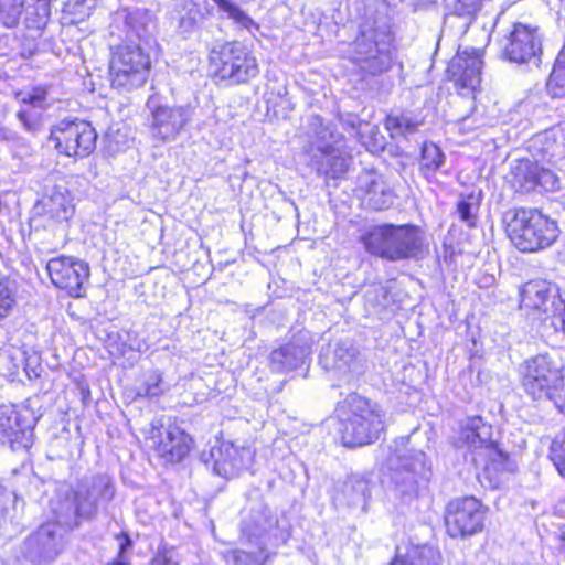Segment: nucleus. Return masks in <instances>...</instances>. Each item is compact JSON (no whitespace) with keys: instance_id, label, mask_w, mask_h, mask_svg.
Here are the masks:
<instances>
[{"instance_id":"14","label":"nucleus","mask_w":565,"mask_h":565,"mask_svg":"<svg viewBox=\"0 0 565 565\" xmlns=\"http://www.w3.org/2000/svg\"><path fill=\"white\" fill-rule=\"evenodd\" d=\"M486 511L473 497L458 498L450 501L445 512L447 533L451 537H467L483 527Z\"/></svg>"},{"instance_id":"55","label":"nucleus","mask_w":565,"mask_h":565,"mask_svg":"<svg viewBox=\"0 0 565 565\" xmlns=\"http://www.w3.org/2000/svg\"><path fill=\"white\" fill-rule=\"evenodd\" d=\"M373 290H374L375 294H381L382 296L386 295V290L382 286L374 287Z\"/></svg>"},{"instance_id":"19","label":"nucleus","mask_w":565,"mask_h":565,"mask_svg":"<svg viewBox=\"0 0 565 565\" xmlns=\"http://www.w3.org/2000/svg\"><path fill=\"white\" fill-rule=\"evenodd\" d=\"M319 363L324 370L333 371L343 377L361 370L359 351L350 341H338L323 347L319 354Z\"/></svg>"},{"instance_id":"6","label":"nucleus","mask_w":565,"mask_h":565,"mask_svg":"<svg viewBox=\"0 0 565 565\" xmlns=\"http://www.w3.org/2000/svg\"><path fill=\"white\" fill-rule=\"evenodd\" d=\"M150 65V56L140 43L115 46L109 61L111 86L122 92L142 87L148 79Z\"/></svg>"},{"instance_id":"18","label":"nucleus","mask_w":565,"mask_h":565,"mask_svg":"<svg viewBox=\"0 0 565 565\" xmlns=\"http://www.w3.org/2000/svg\"><path fill=\"white\" fill-rule=\"evenodd\" d=\"M311 353V339L308 331L294 334L286 343L274 349L269 355L271 371L285 373L307 364Z\"/></svg>"},{"instance_id":"38","label":"nucleus","mask_w":565,"mask_h":565,"mask_svg":"<svg viewBox=\"0 0 565 565\" xmlns=\"http://www.w3.org/2000/svg\"><path fill=\"white\" fill-rule=\"evenodd\" d=\"M547 90L553 97H565V46L556 58L547 82Z\"/></svg>"},{"instance_id":"2","label":"nucleus","mask_w":565,"mask_h":565,"mask_svg":"<svg viewBox=\"0 0 565 565\" xmlns=\"http://www.w3.org/2000/svg\"><path fill=\"white\" fill-rule=\"evenodd\" d=\"M360 239L366 252L390 262L416 258L425 248L423 232L411 224L372 226Z\"/></svg>"},{"instance_id":"11","label":"nucleus","mask_w":565,"mask_h":565,"mask_svg":"<svg viewBox=\"0 0 565 565\" xmlns=\"http://www.w3.org/2000/svg\"><path fill=\"white\" fill-rule=\"evenodd\" d=\"M503 60L515 64L539 65L542 54V34L537 26L516 22L500 43Z\"/></svg>"},{"instance_id":"52","label":"nucleus","mask_w":565,"mask_h":565,"mask_svg":"<svg viewBox=\"0 0 565 565\" xmlns=\"http://www.w3.org/2000/svg\"><path fill=\"white\" fill-rule=\"evenodd\" d=\"M556 316L559 317L561 328L565 333V299L563 300L562 306H559V311L556 313Z\"/></svg>"},{"instance_id":"5","label":"nucleus","mask_w":565,"mask_h":565,"mask_svg":"<svg viewBox=\"0 0 565 565\" xmlns=\"http://www.w3.org/2000/svg\"><path fill=\"white\" fill-rule=\"evenodd\" d=\"M348 57L359 70L372 76L391 70L393 64V35L385 24L365 26L349 45Z\"/></svg>"},{"instance_id":"30","label":"nucleus","mask_w":565,"mask_h":565,"mask_svg":"<svg viewBox=\"0 0 565 565\" xmlns=\"http://www.w3.org/2000/svg\"><path fill=\"white\" fill-rule=\"evenodd\" d=\"M518 175L523 174V186L526 190L541 186L544 190L553 191L558 188V178L550 169L540 167L531 161H523L518 167Z\"/></svg>"},{"instance_id":"21","label":"nucleus","mask_w":565,"mask_h":565,"mask_svg":"<svg viewBox=\"0 0 565 565\" xmlns=\"http://www.w3.org/2000/svg\"><path fill=\"white\" fill-rule=\"evenodd\" d=\"M481 52L476 49L459 51L448 65L451 79L462 88L476 90L481 82Z\"/></svg>"},{"instance_id":"47","label":"nucleus","mask_w":565,"mask_h":565,"mask_svg":"<svg viewBox=\"0 0 565 565\" xmlns=\"http://www.w3.org/2000/svg\"><path fill=\"white\" fill-rule=\"evenodd\" d=\"M47 90L43 87H34L30 92L19 93L17 97L23 104H30L33 107L42 108L46 100Z\"/></svg>"},{"instance_id":"39","label":"nucleus","mask_w":565,"mask_h":565,"mask_svg":"<svg viewBox=\"0 0 565 565\" xmlns=\"http://www.w3.org/2000/svg\"><path fill=\"white\" fill-rule=\"evenodd\" d=\"M479 206V195L470 193L459 198L457 202V214L460 221L468 227H475L477 225Z\"/></svg>"},{"instance_id":"4","label":"nucleus","mask_w":565,"mask_h":565,"mask_svg":"<svg viewBox=\"0 0 565 565\" xmlns=\"http://www.w3.org/2000/svg\"><path fill=\"white\" fill-rule=\"evenodd\" d=\"M348 415L341 422V440L347 447L369 445L380 438L385 414L376 403L352 393L343 401Z\"/></svg>"},{"instance_id":"54","label":"nucleus","mask_w":565,"mask_h":565,"mask_svg":"<svg viewBox=\"0 0 565 565\" xmlns=\"http://www.w3.org/2000/svg\"><path fill=\"white\" fill-rule=\"evenodd\" d=\"M390 565H404L403 564V561H402V555H396L395 554V557L394 559L391 562Z\"/></svg>"},{"instance_id":"20","label":"nucleus","mask_w":565,"mask_h":565,"mask_svg":"<svg viewBox=\"0 0 565 565\" xmlns=\"http://www.w3.org/2000/svg\"><path fill=\"white\" fill-rule=\"evenodd\" d=\"M116 22L124 23L126 43L149 46L156 31V22L146 9H122L116 12Z\"/></svg>"},{"instance_id":"51","label":"nucleus","mask_w":565,"mask_h":565,"mask_svg":"<svg viewBox=\"0 0 565 565\" xmlns=\"http://www.w3.org/2000/svg\"><path fill=\"white\" fill-rule=\"evenodd\" d=\"M151 565H178V562L174 559L172 552L167 551L156 556L151 561Z\"/></svg>"},{"instance_id":"40","label":"nucleus","mask_w":565,"mask_h":565,"mask_svg":"<svg viewBox=\"0 0 565 565\" xmlns=\"http://www.w3.org/2000/svg\"><path fill=\"white\" fill-rule=\"evenodd\" d=\"M312 126L317 127L316 130V152H321L323 146L330 145L331 149H339V142L342 139L341 135L334 134L328 126H324L319 116L311 118Z\"/></svg>"},{"instance_id":"22","label":"nucleus","mask_w":565,"mask_h":565,"mask_svg":"<svg viewBox=\"0 0 565 565\" xmlns=\"http://www.w3.org/2000/svg\"><path fill=\"white\" fill-rule=\"evenodd\" d=\"M481 52L476 49L459 51L448 65L451 79L462 88L476 90L481 82Z\"/></svg>"},{"instance_id":"32","label":"nucleus","mask_w":565,"mask_h":565,"mask_svg":"<svg viewBox=\"0 0 565 565\" xmlns=\"http://www.w3.org/2000/svg\"><path fill=\"white\" fill-rule=\"evenodd\" d=\"M404 565H441L439 551L428 545H405L396 547Z\"/></svg>"},{"instance_id":"48","label":"nucleus","mask_w":565,"mask_h":565,"mask_svg":"<svg viewBox=\"0 0 565 565\" xmlns=\"http://www.w3.org/2000/svg\"><path fill=\"white\" fill-rule=\"evenodd\" d=\"M119 543V550L117 556L109 561L107 565H130L129 558L126 555L127 550H129L132 545V542L128 534L121 533L117 536Z\"/></svg>"},{"instance_id":"46","label":"nucleus","mask_w":565,"mask_h":565,"mask_svg":"<svg viewBox=\"0 0 565 565\" xmlns=\"http://www.w3.org/2000/svg\"><path fill=\"white\" fill-rule=\"evenodd\" d=\"M168 388V385L162 379V374L159 371H153L147 376L143 392L146 396L156 397L163 394Z\"/></svg>"},{"instance_id":"36","label":"nucleus","mask_w":565,"mask_h":565,"mask_svg":"<svg viewBox=\"0 0 565 565\" xmlns=\"http://www.w3.org/2000/svg\"><path fill=\"white\" fill-rule=\"evenodd\" d=\"M32 3L24 6V23L29 29L43 30L51 15L52 0H31Z\"/></svg>"},{"instance_id":"43","label":"nucleus","mask_w":565,"mask_h":565,"mask_svg":"<svg viewBox=\"0 0 565 565\" xmlns=\"http://www.w3.org/2000/svg\"><path fill=\"white\" fill-rule=\"evenodd\" d=\"M15 303L12 282L3 276H0V320L8 317Z\"/></svg>"},{"instance_id":"8","label":"nucleus","mask_w":565,"mask_h":565,"mask_svg":"<svg viewBox=\"0 0 565 565\" xmlns=\"http://www.w3.org/2000/svg\"><path fill=\"white\" fill-rule=\"evenodd\" d=\"M75 213L74 198L65 185H53L35 202L31 210L29 226L31 231L54 232L64 226Z\"/></svg>"},{"instance_id":"44","label":"nucleus","mask_w":565,"mask_h":565,"mask_svg":"<svg viewBox=\"0 0 565 565\" xmlns=\"http://www.w3.org/2000/svg\"><path fill=\"white\" fill-rule=\"evenodd\" d=\"M551 456L559 475L565 478V430L553 440Z\"/></svg>"},{"instance_id":"45","label":"nucleus","mask_w":565,"mask_h":565,"mask_svg":"<svg viewBox=\"0 0 565 565\" xmlns=\"http://www.w3.org/2000/svg\"><path fill=\"white\" fill-rule=\"evenodd\" d=\"M417 125L416 121L404 114L399 116H388L386 119L387 129L396 130L398 134H412L416 130Z\"/></svg>"},{"instance_id":"23","label":"nucleus","mask_w":565,"mask_h":565,"mask_svg":"<svg viewBox=\"0 0 565 565\" xmlns=\"http://www.w3.org/2000/svg\"><path fill=\"white\" fill-rule=\"evenodd\" d=\"M358 191L363 203L375 211L386 210L394 203L393 189L382 174L373 170L363 171L358 177Z\"/></svg>"},{"instance_id":"35","label":"nucleus","mask_w":565,"mask_h":565,"mask_svg":"<svg viewBox=\"0 0 565 565\" xmlns=\"http://www.w3.org/2000/svg\"><path fill=\"white\" fill-rule=\"evenodd\" d=\"M397 465L407 472L413 473V482L417 483L419 479L427 480L430 475V468L427 465L426 455L420 450H409L407 454L397 456Z\"/></svg>"},{"instance_id":"53","label":"nucleus","mask_w":565,"mask_h":565,"mask_svg":"<svg viewBox=\"0 0 565 565\" xmlns=\"http://www.w3.org/2000/svg\"><path fill=\"white\" fill-rule=\"evenodd\" d=\"M558 541H559L558 550L561 553L565 554V529L561 531Z\"/></svg>"},{"instance_id":"50","label":"nucleus","mask_w":565,"mask_h":565,"mask_svg":"<svg viewBox=\"0 0 565 565\" xmlns=\"http://www.w3.org/2000/svg\"><path fill=\"white\" fill-rule=\"evenodd\" d=\"M87 0H64L63 12L72 15H79L85 13Z\"/></svg>"},{"instance_id":"27","label":"nucleus","mask_w":565,"mask_h":565,"mask_svg":"<svg viewBox=\"0 0 565 565\" xmlns=\"http://www.w3.org/2000/svg\"><path fill=\"white\" fill-rule=\"evenodd\" d=\"M321 149V152L312 154L310 166L326 179L342 178L348 171L350 158L342 156L339 149H331L329 143Z\"/></svg>"},{"instance_id":"13","label":"nucleus","mask_w":565,"mask_h":565,"mask_svg":"<svg viewBox=\"0 0 565 565\" xmlns=\"http://www.w3.org/2000/svg\"><path fill=\"white\" fill-rule=\"evenodd\" d=\"M38 418L33 412L22 406L15 409L14 406H0V441L8 444L12 451L28 449L32 445L33 429Z\"/></svg>"},{"instance_id":"25","label":"nucleus","mask_w":565,"mask_h":565,"mask_svg":"<svg viewBox=\"0 0 565 565\" xmlns=\"http://www.w3.org/2000/svg\"><path fill=\"white\" fill-rule=\"evenodd\" d=\"M158 455L166 462H179L190 451L192 439L178 426H168L163 430L152 429L151 437Z\"/></svg>"},{"instance_id":"31","label":"nucleus","mask_w":565,"mask_h":565,"mask_svg":"<svg viewBox=\"0 0 565 565\" xmlns=\"http://www.w3.org/2000/svg\"><path fill=\"white\" fill-rule=\"evenodd\" d=\"M209 13L206 0H180L178 9L179 28L183 32L194 30Z\"/></svg>"},{"instance_id":"9","label":"nucleus","mask_w":565,"mask_h":565,"mask_svg":"<svg viewBox=\"0 0 565 565\" xmlns=\"http://www.w3.org/2000/svg\"><path fill=\"white\" fill-rule=\"evenodd\" d=\"M565 360L556 354H540L522 366V385L534 399H548L558 390Z\"/></svg>"},{"instance_id":"34","label":"nucleus","mask_w":565,"mask_h":565,"mask_svg":"<svg viewBox=\"0 0 565 565\" xmlns=\"http://www.w3.org/2000/svg\"><path fill=\"white\" fill-rule=\"evenodd\" d=\"M445 163V154L441 149L433 142H425L422 147L420 172L429 182L436 179L437 171Z\"/></svg>"},{"instance_id":"10","label":"nucleus","mask_w":565,"mask_h":565,"mask_svg":"<svg viewBox=\"0 0 565 565\" xmlns=\"http://www.w3.org/2000/svg\"><path fill=\"white\" fill-rule=\"evenodd\" d=\"M50 139L58 153L86 158L96 148L97 132L88 121L63 119L52 127Z\"/></svg>"},{"instance_id":"33","label":"nucleus","mask_w":565,"mask_h":565,"mask_svg":"<svg viewBox=\"0 0 565 565\" xmlns=\"http://www.w3.org/2000/svg\"><path fill=\"white\" fill-rule=\"evenodd\" d=\"M255 546L257 547L256 551L228 550L223 553V556L226 563L232 565H265L276 555V552H271L265 545Z\"/></svg>"},{"instance_id":"17","label":"nucleus","mask_w":565,"mask_h":565,"mask_svg":"<svg viewBox=\"0 0 565 565\" xmlns=\"http://www.w3.org/2000/svg\"><path fill=\"white\" fill-rule=\"evenodd\" d=\"M51 281L60 289H64L72 297H81L84 284L89 278V266L86 262L67 256H60L49 260L46 265Z\"/></svg>"},{"instance_id":"26","label":"nucleus","mask_w":565,"mask_h":565,"mask_svg":"<svg viewBox=\"0 0 565 565\" xmlns=\"http://www.w3.org/2000/svg\"><path fill=\"white\" fill-rule=\"evenodd\" d=\"M484 456L487 463L480 478L488 482V487L497 489L516 470V463L495 443L484 450Z\"/></svg>"},{"instance_id":"7","label":"nucleus","mask_w":565,"mask_h":565,"mask_svg":"<svg viewBox=\"0 0 565 565\" xmlns=\"http://www.w3.org/2000/svg\"><path fill=\"white\" fill-rule=\"evenodd\" d=\"M209 60L212 74L231 84L247 83L259 73L256 57L237 41L211 50Z\"/></svg>"},{"instance_id":"1","label":"nucleus","mask_w":565,"mask_h":565,"mask_svg":"<svg viewBox=\"0 0 565 565\" xmlns=\"http://www.w3.org/2000/svg\"><path fill=\"white\" fill-rule=\"evenodd\" d=\"M114 497L115 486L108 475L82 479L75 488L52 503L56 522L42 524L24 540V556L33 563L53 561L64 545L61 527L72 531L84 522L94 521L99 509L108 504Z\"/></svg>"},{"instance_id":"37","label":"nucleus","mask_w":565,"mask_h":565,"mask_svg":"<svg viewBox=\"0 0 565 565\" xmlns=\"http://www.w3.org/2000/svg\"><path fill=\"white\" fill-rule=\"evenodd\" d=\"M213 1L238 28L245 29L252 34H254V30H259V25L233 0Z\"/></svg>"},{"instance_id":"12","label":"nucleus","mask_w":565,"mask_h":565,"mask_svg":"<svg viewBox=\"0 0 565 565\" xmlns=\"http://www.w3.org/2000/svg\"><path fill=\"white\" fill-rule=\"evenodd\" d=\"M241 540L244 544L278 547L289 540V532L278 526L269 508L259 505L242 521Z\"/></svg>"},{"instance_id":"42","label":"nucleus","mask_w":565,"mask_h":565,"mask_svg":"<svg viewBox=\"0 0 565 565\" xmlns=\"http://www.w3.org/2000/svg\"><path fill=\"white\" fill-rule=\"evenodd\" d=\"M342 126L350 135L359 138L363 143L366 134H373L376 127L365 120L360 119L356 115L348 114L341 117Z\"/></svg>"},{"instance_id":"29","label":"nucleus","mask_w":565,"mask_h":565,"mask_svg":"<svg viewBox=\"0 0 565 565\" xmlns=\"http://www.w3.org/2000/svg\"><path fill=\"white\" fill-rule=\"evenodd\" d=\"M370 498L371 484L369 479L353 475L343 483L339 500L344 502L349 508L359 509L361 512L365 513Z\"/></svg>"},{"instance_id":"28","label":"nucleus","mask_w":565,"mask_h":565,"mask_svg":"<svg viewBox=\"0 0 565 565\" xmlns=\"http://www.w3.org/2000/svg\"><path fill=\"white\" fill-rule=\"evenodd\" d=\"M459 440L472 450H487L494 444L492 426L486 424L481 417H469L461 426Z\"/></svg>"},{"instance_id":"49","label":"nucleus","mask_w":565,"mask_h":565,"mask_svg":"<svg viewBox=\"0 0 565 565\" xmlns=\"http://www.w3.org/2000/svg\"><path fill=\"white\" fill-rule=\"evenodd\" d=\"M20 122L23 125V127L34 134L40 130L41 128V121L38 115L30 113L28 110H19L17 114Z\"/></svg>"},{"instance_id":"15","label":"nucleus","mask_w":565,"mask_h":565,"mask_svg":"<svg viewBox=\"0 0 565 565\" xmlns=\"http://www.w3.org/2000/svg\"><path fill=\"white\" fill-rule=\"evenodd\" d=\"M151 110L150 134L161 142L173 141L192 119L190 106L153 105L148 102Z\"/></svg>"},{"instance_id":"3","label":"nucleus","mask_w":565,"mask_h":565,"mask_svg":"<svg viewBox=\"0 0 565 565\" xmlns=\"http://www.w3.org/2000/svg\"><path fill=\"white\" fill-rule=\"evenodd\" d=\"M503 221L512 244L521 252L533 253L550 247L558 237L555 221L536 209H513Z\"/></svg>"},{"instance_id":"16","label":"nucleus","mask_w":565,"mask_h":565,"mask_svg":"<svg viewBox=\"0 0 565 565\" xmlns=\"http://www.w3.org/2000/svg\"><path fill=\"white\" fill-rule=\"evenodd\" d=\"M521 308L537 313L539 319L556 316L563 297L556 284L536 279L525 282L520 290Z\"/></svg>"},{"instance_id":"41","label":"nucleus","mask_w":565,"mask_h":565,"mask_svg":"<svg viewBox=\"0 0 565 565\" xmlns=\"http://www.w3.org/2000/svg\"><path fill=\"white\" fill-rule=\"evenodd\" d=\"M26 0H0V23L13 28L19 23Z\"/></svg>"},{"instance_id":"24","label":"nucleus","mask_w":565,"mask_h":565,"mask_svg":"<svg viewBox=\"0 0 565 565\" xmlns=\"http://www.w3.org/2000/svg\"><path fill=\"white\" fill-rule=\"evenodd\" d=\"M210 456L213 460V471L225 479L237 477L252 460L249 448H238L232 443H222L218 447L212 448Z\"/></svg>"}]
</instances>
